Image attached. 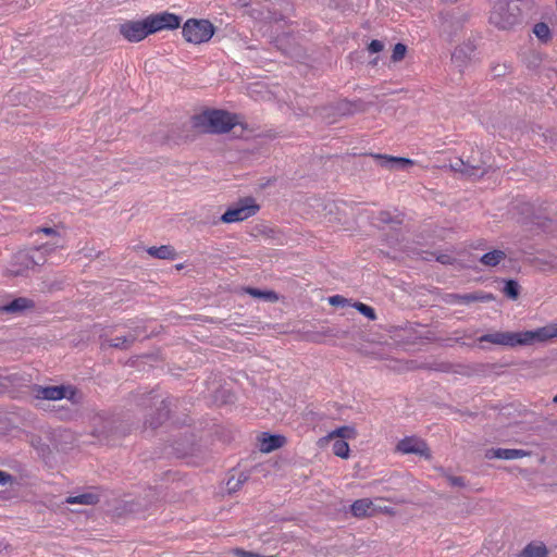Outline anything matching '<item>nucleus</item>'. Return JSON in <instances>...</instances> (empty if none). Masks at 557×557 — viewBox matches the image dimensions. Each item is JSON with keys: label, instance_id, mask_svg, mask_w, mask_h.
I'll return each mask as SVG.
<instances>
[{"label": "nucleus", "instance_id": "obj_36", "mask_svg": "<svg viewBox=\"0 0 557 557\" xmlns=\"http://www.w3.org/2000/svg\"><path fill=\"white\" fill-rule=\"evenodd\" d=\"M359 313H361L362 315H364L366 318H368L369 320L371 321H374L376 319V313H375V310L371 307V306H368L363 302H360V301H356L351 305Z\"/></svg>", "mask_w": 557, "mask_h": 557}, {"label": "nucleus", "instance_id": "obj_51", "mask_svg": "<svg viewBox=\"0 0 557 557\" xmlns=\"http://www.w3.org/2000/svg\"><path fill=\"white\" fill-rule=\"evenodd\" d=\"M7 374H8L7 369H0V392L8 388L7 381H4V377Z\"/></svg>", "mask_w": 557, "mask_h": 557}, {"label": "nucleus", "instance_id": "obj_8", "mask_svg": "<svg viewBox=\"0 0 557 557\" xmlns=\"http://www.w3.org/2000/svg\"><path fill=\"white\" fill-rule=\"evenodd\" d=\"M468 14H457L446 11L440 13V36L448 42L455 41L462 32L465 23L468 21Z\"/></svg>", "mask_w": 557, "mask_h": 557}, {"label": "nucleus", "instance_id": "obj_17", "mask_svg": "<svg viewBox=\"0 0 557 557\" xmlns=\"http://www.w3.org/2000/svg\"><path fill=\"white\" fill-rule=\"evenodd\" d=\"M260 451L269 454L281 447H283L287 438L281 434H271L269 432H262L258 437Z\"/></svg>", "mask_w": 557, "mask_h": 557}, {"label": "nucleus", "instance_id": "obj_48", "mask_svg": "<svg viewBox=\"0 0 557 557\" xmlns=\"http://www.w3.org/2000/svg\"><path fill=\"white\" fill-rule=\"evenodd\" d=\"M238 482L239 481H237L234 475L228 478V480L226 482V487H227L228 493H235L240 488Z\"/></svg>", "mask_w": 557, "mask_h": 557}, {"label": "nucleus", "instance_id": "obj_24", "mask_svg": "<svg viewBox=\"0 0 557 557\" xmlns=\"http://www.w3.org/2000/svg\"><path fill=\"white\" fill-rule=\"evenodd\" d=\"M372 505L373 503L369 498L357 499L350 506L351 515L357 518L371 516L369 510L372 508Z\"/></svg>", "mask_w": 557, "mask_h": 557}, {"label": "nucleus", "instance_id": "obj_26", "mask_svg": "<svg viewBox=\"0 0 557 557\" xmlns=\"http://www.w3.org/2000/svg\"><path fill=\"white\" fill-rule=\"evenodd\" d=\"M29 444L38 453V456L45 460L49 459L52 455L50 446L39 435H32Z\"/></svg>", "mask_w": 557, "mask_h": 557}, {"label": "nucleus", "instance_id": "obj_55", "mask_svg": "<svg viewBox=\"0 0 557 557\" xmlns=\"http://www.w3.org/2000/svg\"><path fill=\"white\" fill-rule=\"evenodd\" d=\"M235 479H236L237 481H239V482H238V484H239V486L242 487V485H243V484L248 480V475H247V474H245V473H240V474L238 475V478H235Z\"/></svg>", "mask_w": 557, "mask_h": 557}, {"label": "nucleus", "instance_id": "obj_7", "mask_svg": "<svg viewBox=\"0 0 557 557\" xmlns=\"http://www.w3.org/2000/svg\"><path fill=\"white\" fill-rule=\"evenodd\" d=\"M215 30V26L209 20L188 18L182 27V35L187 42L199 45L208 42Z\"/></svg>", "mask_w": 557, "mask_h": 557}, {"label": "nucleus", "instance_id": "obj_63", "mask_svg": "<svg viewBox=\"0 0 557 557\" xmlns=\"http://www.w3.org/2000/svg\"><path fill=\"white\" fill-rule=\"evenodd\" d=\"M3 548H4L3 544L0 543V553L2 552Z\"/></svg>", "mask_w": 557, "mask_h": 557}, {"label": "nucleus", "instance_id": "obj_45", "mask_svg": "<svg viewBox=\"0 0 557 557\" xmlns=\"http://www.w3.org/2000/svg\"><path fill=\"white\" fill-rule=\"evenodd\" d=\"M493 366L488 363H478L473 367H468L470 371L463 372L467 375L473 374V373H483L486 369L492 368Z\"/></svg>", "mask_w": 557, "mask_h": 557}, {"label": "nucleus", "instance_id": "obj_31", "mask_svg": "<svg viewBox=\"0 0 557 557\" xmlns=\"http://www.w3.org/2000/svg\"><path fill=\"white\" fill-rule=\"evenodd\" d=\"M99 502V496L92 493H84L77 496H69L65 499L67 504L95 505Z\"/></svg>", "mask_w": 557, "mask_h": 557}, {"label": "nucleus", "instance_id": "obj_61", "mask_svg": "<svg viewBox=\"0 0 557 557\" xmlns=\"http://www.w3.org/2000/svg\"><path fill=\"white\" fill-rule=\"evenodd\" d=\"M183 267H184L183 264H176V265H175L176 270H182V269H183Z\"/></svg>", "mask_w": 557, "mask_h": 557}, {"label": "nucleus", "instance_id": "obj_41", "mask_svg": "<svg viewBox=\"0 0 557 557\" xmlns=\"http://www.w3.org/2000/svg\"><path fill=\"white\" fill-rule=\"evenodd\" d=\"M4 381H7L8 388H9L10 386L21 385L23 377L17 372H14V373L8 372V374L4 377Z\"/></svg>", "mask_w": 557, "mask_h": 557}, {"label": "nucleus", "instance_id": "obj_60", "mask_svg": "<svg viewBox=\"0 0 557 557\" xmlns=\"http://www.w3.org/2000/svg\"><path fill=\"white\" fill-rule=\"evenodd\" d=\"M445 2H449V3H456L458 2L459 0H444Z\"/></svg>", "mask_w": 557, "mask_h": 557}, {"label": "nucleus", "instance_id": "obj_33", "mask_svg": "<svg viewBox=\"0 0 557 557\" xmlns=\"http://www.w3.org/2000/svg\"><path fill=\"white\" fill-rule=\"evenodd\" d=\"M533 33L537 39L544 44L552 39V32L548 25L544 22H539L533 27Z\"/></svg>", "mask_w": 557, "mask_h": 557}, {"label": "nucleus", "instance_id": "obj_52", "mask_svg": "<svg viewBox=\"0 0 557 557\" xmlns=\"http://www.w3.org/2000/svg\"><path fill=\"white\" fill-rule=\"evenodd\" d=\"M36 232H37V233H44V234L49 235V236H50V235H58V232H57V230H55V228H53V227H48V226H45V227H38Z\"/></svg>", "mask_w": 557, "mask_h": 557}, {"label": "nucleus", "instance_id": "obj_22", "mask_svg": "<svg viewBox=\"0 0 557 557\" xmlns=\"http://www.w3.org/2000/svg\"><path fill=\"white\" fill-rule=\"evenodd\" d=\"M26 250L32 256L33 264L36 268L46 263V256L52 248L48 244H42Z\"/></svg>", "mask_w": 557, "mask_h": 557}, {"label": "nucleus", "instance_id": "obj_47", "mask_svg": "<svg viewBox=\"0 0 557 557\" xmlns=\"http://www.w3.org/2000/svg\"><path fill=\"white\" fill-rule=\"evenodd\" d=\"M367 49L370 53H379L384 49V44L381 40L372 39Z\"/></svg>", "mask_w": 557, "mask_h": 557}, {"label": "nucleus", "instance_id": "obj_13", "mask_svg": "<svg viewBox=\"0 0 557 557\" xmlns=\"http://www.w3.org/2000/svg\"><path fill=\"white\" fill-rule=\"evenodd\" d=\"M187 124L172 125L166 132L154 134L153 140L160 145H180L188 139Z\"/></svg>", "mask_w": 557, "mask_h": 557}, {"label": "nucleus", "instance_id": "obj_21", "mask_svg": "<svg viewBox=\"0 0 557 557\" xmlns=\"http://www.w3.org/2000/svg\"><path fill=\"white\" fill-rule=\"evenodd\" d=\"M147 253L161 260H174L177 257L176 250L171 245L151 246L147 249Z\"/></svg>", "mask_w": 557, "mask_h": 557}, {"label": "nucleus", "instance_id": "obj_9", "mask_svg": "<svg viewBox=\"0 0 557 557\" xmlns=\"http://www.w3.org/2000/svg\"><path fill=\"white\" fill-rule=\"evenodd\" d=\"M260 209V206L252 197L240 198L236 203L230 206L225 212L220 216L223 223L242 222L255 215Z\"/></svg>", "mask_w": 557, "mask_h": 557}, {"label": "nucleus", "instance_id": "obj_46", "mask_svg": "<svg viewBox=\"0 0 557 557\" xmlns=\"http://www.w3.org/2000/svg\"><path fill=\"white\" fill-rule=\"evenodd\" d=\"M232 553L236 557H267V556L260 555L258 553L245 550L244 548H239V547L233 548Z\"/></svg>", "mask_w": 557, "mask_h": 557}, {"label": "nucleus", "instance_id": "obj_32", "mask_svg": "<svg viewBox=\"0 0 557 557\" xmlns=\"http://www.w3.org/2000/svg\"><path fill=\"white\" fill-rule=\"evenodd\" d=\"M333 113L337 116H349L351 115V104L350 100L348 99H341L337 102H334L330 106Z\"/></svg>", "mask_w": 557, "mask_h": 557}, {"label": "nucleus", "instance_id": "obj_39", "mask_svg": "<svg viewBox=\"0 0 557 557\" xmlns=\"http://www.w3.org/2000/svg\"><path fill=\"white\" fill-rule=\"evenodd\" d=\"M350 104H351V115L359 112H366L370 106H372L373 103L372 102H366L363 101L362 99H356V100H350Z\"/></svg>", "mask_w": 557, "mask_h": 557}, {"label": "nucleus", "instance_id": "obj_57", "mask_svg": "<svg viewBox=\"0 0 557 557\" xmlns=\"http://www.w3.org/2000/svg\"><path fill=\"white\" fill-rule=\"evenodd\" d=\"M145 330L140 326L134 327L128 334H137V337L144 332Z\"/></svg>", "mask_w": 557, "mask_h": 557}, {"label": "nucleus", "instance_id": "obj_3", "mask_svg": "<svg viewBox=\"0 0 557 557\" xmlns=\"http://www.w3.org/2000/svg\"><path fill=\"white\" fill-rule=\"evenodd\" d=\"M557 338V324H548L531 331L522 332H503L496 331L487 333L478 338L480 344L491 343L508 347L530 346L535 343H546L549 339Z\"/></svg>", "mask_w": 557, "mask_h": 557}, {"label": "nucleus", "instance_id": "obj_18", "mask_svg": "<svg viewBox=\"0 0 557 557\" xmlns=\"http://www.w3.org/2000/svg\"><path fill=\"white\" fill-rule=\"evenodd\" d=\"M529 455V451L516 448H490L485 451V458L487 459L512 460L523 458Z\"/></svg>", "mask_w": 557, "mask_h": 557}, {"label": "nucleus", "instance_id": "obj_12", "mask_svg": "<svg viewBox=\"0 0 557 557\" xmlns=\"http://www.w3.org/2000/svg\"><path fill=\"white\" fill-rule=\"evenodd\" d=\"M34 392L37 398L47 399V400H61L63 398H67L70 400L74 399L76 395V389L71 386L64 385H53V386H40L35 385Z\"/></svg>", "mask_w": 557, "mask_h": 557}, {"label": "nucleus", "instance_id": "obj_5", "mask_svg": "<svg viewBox=\"0 0 557 557\" xmlns=\"http://www.w3.org/2000/svg\"><path fill=\"white\" fill-rule=\"evenodd\" d=\"M237 125L245 128L244 124L238 122L237 114L221 109H208L191 116V126L209 134H225Z\"/></svg>", "mask_w": 557, "mask_h": 557}, {"label": "nucleus", "instance_id": "obj_30", "mask_svg": "<svg viewBox=\"0 0 557 557\" xmlns=\"http://www.w3.org/2000/svg\"><path fill=\"white\" fill-rule=\"evenodd\" d=\"M246 293L253 298L263 299L271 302L276 301L278 299V296L274 290L247 287Z\"/></svg>", "mask_w": 557, "mask_h": 557}, {"label": "nucleus", "instance_id": "obj_25", "mask_svg": "<svg viewBox=\"0 0 557 557\" xmlns=\"http://www.w3.org/2000/svg\"><path fill=\"white\" fill-rule=\"evenodd\" d=\"M495 299H496V297L492 293H486L483 290H475L473 293L461 294L460 304L469 305V304L475 302V301L490 302Z\"/></svg>", "mask_w": 557, "mask_h": 557}, {"label": "nucleus", "instance_id": "obj_34", "mask_svg": "<svg viewBox=\"0 0 557 557\" xmlns=\"http://www.w3.org/2000/svg\"><path fill=\"white\" fill-rule=\"evenodd\" d=\"M356 435H357L356 429L352 426H348V425L337 428L330 434L331 437H341V440H344V441L346 438H355Z\"/></svg>", "mask_w": 557, "mask_h": 557}, {"label": "nucleus", "instance_id": "obj_43", "mask_svg": "<svg viewBox=\"0 0 557 557\" xmlns=\"http://www.w3.org/2000/svg\"><path fill=\"white\" fill-rule=\"evenodd\" d=\"M329 304L334 307L349 306V300L341 295H334L329 298Z\"/></svg>", "mask_w": 557, "mask_h": 557}, {"label": "nucleus", "instance_id": "obj_27", "mask_svg": "<svg viewBox=\"0 0 557 557\" xmlns=\"http://www.w3.org/2000/svg\"><path fill=\"white\" fill-rule=\"evenodd\" d=\"M503 293L511 300H517L521 293V286L517 280L506 278L504 280Z\"/></svg>", "mask_w": 557, "mask_h": 557}, {"label": "nucleus", "instance_id": "obj_15", "mask_svg": "<svg viewBox=\"0 0 557 557\" xmlns=\"http://www.w3.org/2000/svg\"><path fill=\"white\" fill-rule=\"evenodd\" d=\"M36 304L27 297H15L0 305V314H23L26 311L34 310Z\"/></svg>", "mask_w": 557, "mask_h": 557}, {"label": "nucleus", "instance_id": "obj_49", "mask_svg": "<svg viewBox=\"0 0 557 557\" xmlns=\"http://www.w3.org/2000/svg\"><path fill=\"white\" fill-rule=\"evenodd\" d=\"M15 482V478L13 475H11L10 473L5 472V471H2L0 470V485H5V484H13Z\"/></svg>", "mask_w": 557, "mask_h": 557}, {"label": "nucleus", "instance_id": "obj_20", "mask_svg": "<svg viewBox=\"0 0 557 557\" xmlns=\"http://www.w3.org/2000/svg\"><path fill=\"white\" fill-rule=\"evenodd\" d=\"M549 550L543 542H531L520 553L519 557H548Z\"/></svg>", "mask_w": 557, "mask_h": 557}, {"label": "nucleus", "instance_id": "obj_28", "mask_svg": "<svg viewBox=\"0 0 557 557\" xmlns=\"http://www.w3.org/2000/svg\"><path fill=\"white\" fill-rule=\"evenodd\" d=\"M136 339L137 334L117 336L109 342V346L121 350H127L131 348V346L135 343Z\"/></svg>", "mask_w": 557, "mask_h": 557}, {"label": "nucleus", "instance_id": "obj_62", "mask_svg": "<svg viewBox=\"0 0 557 557\" xmlns=\"http://www.w3.org/2000/svg\"><path fill=\"white\" fill-rule=\"evenodd\" d=\"M553 401L557 404V394L554 396Z\"/></svg>", "mask_w": 557, "mask_h": 557}, {"label": "nucleus", "instance_id": "obj_19", "mask_svg": "<svg viewBox=\"0 0 557 557\" xmlns=\"http://www.w3.org/2000/svg\"><path fill=\"white\" fill-rule=\"evenodd\" d=\"M474 50L475 46L471 41H468L461 46L456 47L455 51L451 53L453 63L456 64V66H458L459 69H462L470 60V57Z\"/></svg>", "mask_w": 557, "mask_h": 557}, {"label": "nucleus", "instance_id": "obj_23", "mask_svg": "<svg viewBox=\"0 0 557 557\" xmlns=\"http://www.w3.org/2000/svg\"><path fill=\"white\" fill-rule=\"evenodd\" d=\"M521 60L523 64L532 71L537 70L542 64V54L534 50V49H528L521 53Z\"/></svg>", "mask_w": 557, "mask_h": 557}, {"label": "nucleus", "instance_id": "obj_2", "mask_svg": "<svg viewBox=\"0 0 557 557\" xmlns=\"http://www.w3.org/2000/svg\"><path fill=\"white\" fill-rule=\"evenodd\" d=\"M160 396L156 389L136 391L129 394L128 403L140 410H149L145 413V425L157 429L161 426L171 417L173 408H177L178 398L169 396L159 399Z\"/></svg>", "mask_w": 557, "mask_h": 557}, {"label": "nucleus", "instance_id": "obj_50", "mask_svg": "<svg viewBox=\"0 0 557 557\" xmlns=\"http://www.w3.org/2000/svg\"><path fill=\"white\" fill-rule=\"evenodd\" d=\"M454 260L455 259L451 256L446 253H440L436 256V261L442 264H453Z\"/></svg>", "mask_w": 557, "mask_h": 557}, {"label": "nucleus", "instance_id": "obj_37", "mask_svg": "<svg viewBox=\"0 0 557 557\" xmlns=\"http://www.w3.org/2000/svg\"><path fill=\"white\" fill-rule=\"evenodd\" d=\"M376 221L381 224H401V220H399L396 216H393L388 211H380L377 213Z\"/></svg>", "mask_w": 557, "mask_h": 557}, {"label": "nucleus", "instance_id": "obj_54", "mask_svg": "<svg viewBox=\"0 0 557 557\" xmlns=\"http://www.w3.org/2000/svg\"><path fill=\"white\" fill-rule=\"evenodd\" d=\"M458 412L461 416H467V417H470V418H475L478 416L476 412H473V411H470V410H458Z\"/></svg>", "mask_w": 557, "mask_h": 557}, {"label": "nucleus", "instance_id": "obj_42", "mask_svg": "<svg viewBox=\"0 0 557 557\" xmlns=\"http://www.w3.org/2000/svg\"><path fill=\"white\" fill-rule=\"evenodd\" d=\"M491 71H492L494 77H502L508 73L509 65H507L506 63H504V64L497 63L491 67Z\"/></svg>", "mask_w": 557, "mask_h": 557}, {"label": "nucleus", "instance_id": "obj_56", "mask_svg": "<svg viewBox=\"0 0 557 557\" xmlns=\"http://www.w3.org/2000/svg\"><path fill=\"white\" fill-rule=\"evenodd\" d=\"M542 131V127L541 126H537L536 129L533 128L532 132L541 137H544V141H547V135L546 134H543L541 133Z\"/></svg>", "mask_w": 557, "mask_h": 557}, {"label": "nucleus", "instance_id": "obj_10", "mask_svg": "<svg viewBox=\"0 0 557 557\" xmlns=\"http://www.w3.org/2000/svg\"><path fill=\"white\" fill-rule=\"evenodd\" d=\"M395 450L404 455H417L423 457L426 460L432 458L431 449L428 443L423 438L416 435L406 436L400 440L397 443Z\"/></svg>", "mask_w": 557, "mask_h": 557}, {"label": "nucleus", "instance_id": "obj_44", "mask_svg": "<svg viewBox=\"0 0 557 557\" xmlns=\"http://www.w3.org/2000/svg\"><path fill=\"white\" fill-rule=\"evenodd\" d=\"M446 480L451 486L466 487L467 483L463 476H456L451 474H445Z\"/></svg>", "mask_w": 557, "mask_h": 557}, {"label": "nucleus", "instance_id": "obj_59", "mask_svg": "<svg viewBox=\"0 0 557 557\" xmlns=\"http://www.w3.org/2000/svg\"><path fill=\"white\" fill-rule=\"evenodd\" d=\"M377 59H379V58H374V59L370 62V64H371V65H373V66H374V65H376V64H377Z\"/></svg>", "mask_w": 557, "mask_h": 557}, {"label": "nucleus", "instance_id": "obj_1", "mask_svg": "<svg viewBox=\"0 0 557 557\" xmlns=\"http://www.w3.org/2000/svg\"><path fill=\"white\" fill-rule=\"evenodd\" d=\"M181 23L180 15L164 11L138 21H125L120 24L119 32L127 41L139 42L158 32L177 29Z\"/></svg>", "mask_w": 557, "mask_h": 557}, {"label": "nucleus", "instance_id": "obj_35", "mask_svg": "<svg viewBox=\"0 0 557 557\" xmlns=\"http://www.w3.org/2000/svg\"><path fill=\"white\" fill-rule=\"evenodd\" d=\"M333 454L343 459H347L349 457V445L344 440H336L333 444Z\"/></svg>", "mask_w": 557, "mask_h": 557}, {"label": "nucleus", "instance_id": "obj_53", "mask_svg": "<svg viewBox=\"0 0 557 557\" xmlns=\"http://www.w3.org/2000/svg\"><path fill=\"white\" fill-rule=\"evenodd\" d=\"M447 301L451 302V304H460V301H461V294H456V293L448 294L447 295Z\"/></svg>", "mask_w": 557, "mask_h": 557}, {"label": "nucleus", "instance_id": "obj_11", "mask_svg": "<svg viewBox=\"0 0 557 557\" xmlns=\"http://www.w3.org/2000/svg\"><path fill=\"white\" fill-rule=\"evenodd\" d=\"M450 169L455 172H459L462 176L468 178H481L487 172L488 168L486 166L485 160H480L478 163H472L470 159L463 158H455L450 161Z\"/></svg>", "mask_w": 557, "mask_h": 557}, {"label": "nucleus", "instance_id": "obj_58", "mask_svg": "<svg viewBox=\"0 0 557 557\" xmlns=\"http://www.w3.org/2000/svg\"><path fill=\"white\" fill-rule=\"evenodd\" d=\"M481 156H483V153H481ZM467 159H470L472 163H478L480 160H483L482 157H480L479 159H475L474 157H468Z\"/></svg>", "mask_w": 557, "mask_h": 557}, {"label": "nucleus", "instance_id": "obj_64", "mask_svg": "<svg viewBox=\"0 0 557 557\" xmlns=\"http://www.w3.org/2000/svg\"><path fill=\"white\" fill-rule=\"evenodd\" d=\"M267 557H275V556H267Z\"/></svg>", "mask_w": 557, "mask_h": 557}, {"label": "nucleus", "instance_id": "obj_6", "mask_svg": "<svg viewBox=\"0 0 557 557\" xmlns=\"http://www.w3.org/2000/svg\"><path fill=\"white\" fill-rule=\"evenodd\" d=\"M492 10L490 13V23L503 30L513 29L522 24V10L517 3L508 0H490Z\"/></svg>", "mask_w": 557, "mask_h": 557}, {"label": "nucleus", "instance_id": "obj_14", "mask_svg": "<svg viewBox=\"0 0 557 557\" xmlns=\"http://www.w3.org/2000/svg\"><path fill=\"white\" fill-rule=\"evenodd\" d=\"M30 269H35V267L32 261V256L25 249L17 251L13 256L8 272L12 276H26Z\"/></svg>", "mask_w": 557, "mask_h": 557}, {"label": "nucleus", "instance_id": "obj_4", "mask_svg": "<svg viewBox=\"0 0 557 557\" xmlns=\"http://www.w3.org/2000/svg\"><path fill=\"white\" fill-rule=\"evenodd\" d=\"M92 436L107 445H114L116 441L128 435L133 423L122 418L121 414L100 412L94 416Z\"/></svg>", "mask_w": 557, "mask_h": 557}, {"label": "nucleus", "instance_id": "obj_16", "mask_svg": "<svg viewBox=\"0 0 557 557\" xmlns=\"http://www.w3.org/2000/svg\"><path fill=\"white\" fill-rule=\"evenodd\" d=\"M370 157L376 160L377 164L388 170H407L414 164L409 158L394 157L380 153H370Z\"/></svg>", "mask_w": 557, "mask_h": 557}, {"label": "nucleus", "instance_id": "obj_40", "mask_svg": "<svg viewBox=\"0 0 557 557\" xmlns=\"http://www.w3.org/2000/svg\"><path fill=\"white\" fill-rule=\"evenodd\" d=\"M258 234L263 235L268 238H275L277 231L264 224L256 225L253 228Z\"/></svg>", "mask_w": 557, "mask_h": 557}, {"label": "nucleus", "instance_id": "obj_38", "mask_svg": "<svg viewBox=\"0 0 557 557\" xmlns=\"http://www.w3.org/2000/svg\"><path fill=\"white\" fill-rule=\"evenodd\" d=\"M406 53H407V46L403 42H397L393 48L391 60L393 62H399L406 57Z\"/></svg>", "mask_w": 557, "mask_h": 557}, {"label": "nucleus", "instance_id": "obj_29", "mask_svg": "<svg viewBox=\"0 0 557 557\" xmlns=\"http://www.w3.org/2000/svg\"><path fill=\"white\" fill-rule=\"evenodd\" d=\"M505 258H506L505 251L499 250V249H494L492 251L484 253L481 257L480 262L486 267H495Z\"/></svg>", "mask_w": 557, "mask_h": 557}]
</instances>
